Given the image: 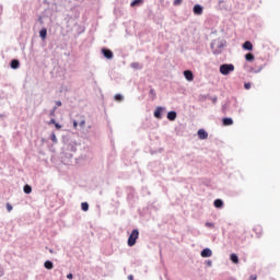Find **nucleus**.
Masks as SVG:
<instances>
[{
    "instance_id": "obj_30",
    "label": "nucleus",
    "mask_w": 280,
    "mask_h": 280,
    "mask_svg": "<svg viewBox=\"0 0 280 280\" xmlns=\"http://www.w3.org/2000/svg\"><path fill=\"white\" fill-rule=\"evenodd\" d=\"M73 128L74 130H78V122L75 120L73 121Z\"/></svg>"
},
{
    "instance_id": "obj_15",
    "label": "nucleus",
    "mask_w": 280,
    "mask_h": 280,
    "mask_svg": "<svg viewBox=\"0 0 280 280\" xmlns=\"http://www.w3.org/2000/svg\"><path fill=\"white\" fill-rule=\"evenodd\" d=\"M167 119L170 121H175L176 120V112H168Z\"/></svg>"
},
{
    "instance_id": "obj_29",
    "label": "nucleus",
    "mask_w": 280,
    "mask_h": 280,
    "mask_svg": "<svg viewBox=\"0 0 280 280\" xmlns=\"http://www.w3.org/2000/svg\"><path fill=\"white\" fill-rule=\"evenodd\" d=\"M7 210H8L9 212L12 211V205L7 203Z\"/></svg>"
},
{
    "instance_id": "obj_3",
    "label": "nucleus",
    "mask_w": 280,
    "mask_h": 280,
    "mask_svg": "<svg viewBox=\"0 0 280 280\" xmlns=\"http://www.w3.org/2000/svg\"><path fill=\"white\" fill-rule=\"evenodd\" d=\"M184 78L188 80V82H194V72H191V70H185Z\"/></svg>"
},
{
    "instance_id": "obj_38",
    "label": "nucleus",
    "mask_w": 280,
    "mask_h": 280,
    "mask_svg": "<svg viewBox=\"0 0 280 280\" xmlns=\"http://www.w3.org/2000/svg\"><path fill=\"white\" fill-rule=\"evenodd\" d=\"M129 279L132 280V276H130Z\"/></svg>"
},
{
    "instance_id": "obj_9",
    "label": "nucleus",
    "mask_w": 280,
    "mask_h": 280,
    "mask_svg": "<svg viewBox=\"0 0 280 280\" xmlns=\"http://www.w3.org/2000/svg\"><path fill=\"white\" fill-rule=\"evenodd\" d=\"M212 255H213V252H211V249H209V248H205L201 252V257H211Z\"/></svg>"
},
{
    "instance_id": "obj_25",
    "label": "nucleus",
    "mask_w": 280,
    "mask_h": 280,
    "mask_svg": "<svg viewBox=\"0 0 280 280\" xmlns=\"http://www.w3.org/2000/svg\"><path fill=\"white\" fill-rule=\"evenodd\" d=\"M206 226H208V229H213V228L215 226V224L210 223V222H207V223H206Z\"/></svg>"
},
{
    "instance_id": "obj_11",
    "label": "nucleus",
    "mask_w": 280,
    "mask_h": 280,
    "mask_svg": "<svg viewBox=\"0 0 280 280\" xmlns=\"http://www.w3.org/2000/svg\"><path fill=\"white\" fill-rule=\"evenodd\" d=\"M214 207L217 209H222V207H224V201H222V199L214 200Z\"/></svg>"
},
{
    "instance_id": "obj_20",
    "label": "nucleus",
    "mask_w": 280,
    "mask_h": 280,
    "mask_svg": "<svg viewBox=\"0 0 280 280\" xmlns=\"http://www.w3.org/2000/svg\"><path fill=\"white\" fill-rule=\"evenodd\" d=\"M24 194H32V186L25 185L24 186Z\"/></svg>"
},
{
    "instance_id": "obj_21",
    "label": "nucleus",
    "mask_w": 280,
    "mask_h": 280,
    "mask_svg": "<svg viewBox=\"0 0 280 280\" xmlns=\"http://www.w3.org/2000/svg\"><path fill=\"white\" fill-rule=\"evenodd\" d=\"M81 209H82V211H89V203L88 202H82L81 203Z\"/></svg>"
},
{
    "instance_id": "obj_33",
    "label": "nucleus",
    "mask_w": 280,
    "mask_h": 280,
    "mask_svg": "<svg viewBox=\"0 0 280 280\" xmlns=\"http://www.w3.org/2000/svg\"><path fill=\"white\" fill-rule=\"evenodd\" d=\"M48 124H54V126H55L56 125V119L51 118Z\"/></svg>"
},
{
    "instance_id": "obj_1",
    "label": "nucleus",
    "mask_w": 280,
    "mask_h": 280,
    "mask_svg": "<svg viewBox=\"0 0 280 280\" xmlns=\"http://www.w3.org/2000/svg\"><path fill=\"white\" fill-rule=\"evenodd\" d=\"M235 71V66L233 63H223L220 66V73L222 75H229V73Z\"/></svg>"
},
{
    "instance_id": "obj_37",
    "label": "nucleus",
    "mask_w": 280,
    "mask_h": 280,
    "mask_svg": "<svg viewBox=\"0 0 280 280\" xmlns=\"http://www.w3.org/2000/svg\"><path fill=\"white\" fill-rule=\"evenodd\" d=\"M207 264H208V266H211L212 262H211V260H208Z\"/></svg>"
},
{
    "instance_id": "obj_12",
    "label": "nucleus",
    "mask_w": 280,
    "mask_h": 280,
    "mask_svg": "<svg viewBox=\"0 0 280 280\" xmlns=\"http://www.w3.org/2000/svg\"><path fill=\"white\" fill-rule=\"evenodd\" d=\"M44 268H46V270H52L54 269V262H51V260H46L44 264Z\"/></svg>"
},
{
    "instance_id": "obj_8",
    "label": "nucleus",
    "mask_w": 280,
    "mask_h": 280,
    "mask_svg": "<svg viewBox=\"0 0 280 280\" xmlns=\"http://www.w3.org/2000/svg\"><path fill=\"white\" fill-rule=\"evenodd\" d=\"M161 113H163V107H156L155 112H154V117H156V119H162V115Z\"/></svg>"
},
{
    "instance_id": "obj_35",
    "label": "nucleus",
    "mask_w": 280,
    "mask_h": 280,
    "mask_svg": "<svg viewBox=\"0 0 280 280\" xmlns=\"http://www.w3.org/2000/svg\"><path fill=\"white\" fill-rule=\"evenodd\" d=\"M56 113V108H54L51 112H50V117H54V114Z\"/></svg>"
},
{
    "instance_id": "obj_27",
    "label": "nucleus",
    "mask_w": 280,
    "mask_h": 280,
    "mask_svg": "<svg viewBox=\"0 0 280 280\" xmlns=\"http://www.w3.org/2000/svg\"><path fill=\"white\" fill-rule=\"evenodd\" d=\"M254 231H256V233L258 232L259 235H261V226H256V228L254 229Z\"/></svg>"
},
{
    "instance_id": "obj_14",
    "label": "nucleus",
    "mask_w": 280,
    "mask_h": 280,
    "mask_svg": "<svg viewBox=\"0 0 280 280\" xmlns=\"http://www.w3.org/2000/svg\"><path fill=\"white\" fill-rule=\"evenodd\" d=\"M19 67H21V62H19L16 59H13L11 61V69H19Z\"/></svg>"
},
{
    "instance_id": "obj_10",
    "label": "nucleus",
    "mask_w": 280,
    "mask_h": 280,
    "mask_svg": "<svg viewBox=\"0 0 280 280\" xmlns=\"http://www.w3.org/2000/svg\"><path fill=\"white\" fill-rule=\"evenodd\" d=\"M222 124L223 126H233V118H229V117L223 118Z\"/></svg>"
},
{
    "instance_id": "obj_5",
    "label": "nucleus",
    "mask_w": 280,
    "mask_h": 280,
    "mask_svg": "<svg viewBox=\"0 0 280 280\" xmlns=\"http://www.w3.org/2000/svg\"><path fill=\"white\" fill-rule=\"evenodd\" d=\"M199 139L205 140L209 138V133L205 129H199L197 132Z\"/></svg>"
},
{
    "instance_id": "obj_18",
    "label": "nucleus",
    "mask_w": 280,
    "mask_h": 280,
    "mask_svg": "<svg viewBox=\"0 0 280 280\" xmlns=\"http://www.w3.org/2000/svg\"><path fill=\"white\" fill-rule=\"evenodd\" d=\"M39 36L40 38H43V40H45V38H47V28H42L39 32Z\"/></svg>"
},
{
    "instance_id": "obj_36",
    "label": "nucleus",
    "mask_w": 280,
    "mask_h": 280,
    "mask_svg": "<svg viewBox=\"0 0 280 280\" xmlns=\"http://www.w3.org/2000/svg\"><path fill=\"white\" fill-rule=\"evenodd\" d=\"M57 106H62V102L58 101Z\"/></svg>"
},
{
    "instance_id": "obj_23",
    "label": "nucleus",
    "mask_w": 280,
    "mask_h": 280,
    "mask_svg": "<svg viewBox=\"0 0 280 280\" xmlns=\"http://www.w3.org/2000/svg\"><path fill=\"white\" fill-rule=\"evenodd\" d=\"M50 139L52 143H58V138H56V133H51Z\"/></svg>"
},
{
    "instance_id": "obj_16",
    "label": "nucleus",
    "mask_w": 280,
    "mask_h": 280,
    "mask_svg": "<svg viewBox=\"0 0 280 280\" xmlns=\"http://www.w3.org/2000/svg\"><path fill=\"white\" fill-rule=\"evenodd\" d=\"M143 3V0H133L131 3H130V7L131 8H137V5H142Z\"/></svg>"
},
{
    "instance_id": "obj_31",
    "label": "nucleus",
    "mask_w": 280,
    "mask_h": 280,
    "mask_svg": "<svg viewBox=\"0 0 280 280\" xmlns=\"http://www.w3.org/2000/svg\"><path fill=\"white\" fill-rule=\"evenodd\" d=\"M67 279H70V280L73 279V273H68Z\"/></svg>"
},
{
    "instance_id": "obj_26",
    "label": "nucleus",
    "mask_w": 280,
    "mask_h": 280,
    "mask_svg": "<svg viewBox=\"0 0 280 280\" xmlns=\"http://www.w3.org/2000/svg\"><path fill=\"white\" fill-rule=\"evenodd\" d=\"M183 3V0H174L173 4L174 5H180Z\"/></svg>"
},
{
    "instance_id": "obj_13",
    "label": "nucleus",
    "mask_w": 280,
    "mask_h": 280,
    "mask_svg": "<svg viewBox=\"0 0 280 280\" xmlns=\"http://www.w3.org/2000/svg\"><path fill=\"white\" fill-rule=\"evenodd\" d=\"M245 60L247 62H253L255 60V55H253V52H248L245 55Z\"/></svg>"
},
{
    "instance_id": "obj_32",
    "label": "nucleus",
    "mask_w": 280,
    "mask_h": 280,
    "mask_svg": "<svg viewBox=\"0 0 280 280\" xmlns=\"http://www.w3.org/2000/svg\"><path fill=\"white\" fill-rule=\"evenodd\" d=\"M244 86L246 90H248V89H250V83H245Z\"/></svg>"
},
{
    "instance_id": "obj_19",
    "label": "nucleus",
    "mask_w": 280,
    "mask_h": 280,
    "mask_svg": "<svg viewBox=\"0 0 280 280\" xmlns=\"http://www.w3.org/2000/svg\"><path fill=\"white\" fill-rule=\"evenodd\" d=\"M149 95H150L151 100H156V91H154V89L150 90Z\"/></svg>"
},
{
    "instance_id": "obj_28",
    "label": "nucleus",
    "mask_w": 280,
    "mask_h": 280,
    "mask_svg": "<svg viewBox=\"0 0 280 280\" xmlns=\"http://www.w3.org/2000/svg\"><path fill=\"white\" fill-rule=\"evenodd\" d=\"M55 128H56L57 130H60V128H62V126H61L60 124H58V122H55Z\"/></svg>"
},
{
    "instance_id": "obj_24",
    "label": "nucleus",
    "mask_w": 280,
    "mask_h": 280,
    "mask_svg": "<svg viewBox=\"0 0 280 280\" xmlns=\"http://www.w3.org/2000/svg\"><path fill=\"white\" fill-rule=\"evenodd\" d=\"M79 126H80V128H84V126H86V120L82 119V120L79 122Z\"/></svg>"
},
{
    "instance_id": "obj_6",
    "label": "nucleus",
    "mask_w": 280,
    "mask_h": 280,
    "mask_svg": "<svg viewBox=\"0 0 280 280\" xmlns=\"http://www.w3.org/2000/svg\"><path fill=\"white\" fill-rule=\"evenodd\" d=\"M194 14H197L198 16H200V14H202L203 9L200 4H196L192 9Z\"/></svg>"
},
{
    "instance_id": "obj_2",
    "label": "nucleus",
    "mask_w": 280,
    "mask_h": 280,
    "mask_svg": "<svg viewBox=\"0 0 280 280\" xmlns=\"http://www.w3.org/2000/svg\"><path fill=\"white\" fill-rule=\"evenodd\" d=\"M137 240H139V230H133L128 237V246H135V244H137Z\"/></svg>"
},
{
    "instance_id": "obj_22",
    "label": "nucleus",
    "mask_w": 280,
    "mask_h": 280,
    "mask_svg": "<svg viewBox=\"0 0 280 280\" xmlns=\"http://www.w3.org/2000/svg\"><path fill=\"white\" fill-rule=\"evenodd\" d=\"M115 100H116V102H122L124 101V96L121 94H116L115 95Z\"/></svg>"
},
{
    "instance_id": "obj_7",
    "label": "nucleus",
    "mask_w": 280,
    "mask_h": 280,
    "mask_svg": "<svg viewBox=\"0 0 280 280\" xmlns=\"http://www.w3.org/2000/svg\"><path fill=\"white\" fill-rule=\"evenodd\" d=\"M243 49H245L246 51H253V43H250V42H245L244 44H243Z\"/></svg>"
},
{
    "instance_id": "obj_17",
    "label": "nucleus",
    "mask_w": 280,
    "mask_h": 280,
    "mask_svg": "<svg viewBox=\"0 0 280 280\" xmlns=\"http://www.w3.org/2000/svg\"><path fill=\"white\" fill-rule=\"evenodd\" d=\"M230 259L233 264H240V258L237 257L236 254H232Z\"/></svg>"
},
{
    "instance_id": "obj_4",
    "label": "nucleus",
    "mask_w": 280,
    "mask_h": 280,
    "mask_svg": "<svg viewBox=\"0 0 280 280\" xmlns=\"http://www.w3.org/2000/svg\"><path fill=\"white\" fill-rule=\"evenodd\" d=\"M102 54L107 58V60H113V50L103 48Z\"/></svg>"
},
{
    "instance_id": "obj_34",
    "label": "nucleus",
    "mask_w": 280,
    "mask_h": 280,
    "mask_svg": "<svg viewBox=\"0 0 280 280\" xmlns=\"http://www.w3.org/2000/svg\"><path fill=\"white\" fill-rule=\"evenodd\" d=\"M249 280H257V276H255V275H254V276H250V277H249Z\"/></svg>"
}]
</instances>
